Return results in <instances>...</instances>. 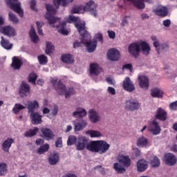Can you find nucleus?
Instances as JSON below:
<instances>
[{"label":"nucleus","mask_w":177,"mask_h":177,"mask_svg":"<svg viewBox=\"0 0 177 177\" xmlns=\"http://www.w3.org/2000/svg\"><path fill=\"white\" fill-rule=\"evenodd\" d=\"M39 129L38 127H35L33 129H30L28 131L25 132V136L26 138H32L38 133Z\"/></svg>","instance_id":"ea45409f"},{"label":"nucleus","mask_w":177,"mask_h":177,"mask_svg":"<svg viewBox=\"0 0 177 177\" xmlns=\"http://www.w3.org/2000/svg\"><path fill=\"white\" fill-rule=\"evenodd\" d=\"M147 167H149L147 162L143 159L138 160L137 162V169L138 172H145V171L147 169Z\"/></svg>","instance_id":"7c9ffc66"},{"label":"nucleus","mask_w":177,"mask_h":177,"mask_svg":"<svg viewBox=\"0 0 177 177\" xmlns=\"http://www.w3.org/2000/svg\"><path fill=\"white\" fill-rule=\"evenodd\" d=\"M75 27H76L79 34L81 35L82 38H86V36L91 35V33L85 29V22H79L75 24Z\"/></svg>","instance_id":"1a4fd4ad"},{"label":"nucleus","mask_w":177,"mask_h":177,"mask_svg":"<svg viewBox=\"0 0 177 177\" xmlns=\"http://www.w3.org/2000/svg\"><path fill=\"white\" fill-rule=\"evenodd\" d=\"M128 18H129V17H128L127 15L123 17V18L122 19V27L129 24V21H128Z\"/></svg>","instance_id":"bf43d9fd"},{"label":"nucleus","mask_w":177,"mask_h":177,"mask_svg":"<svg viewBox=\"0 0 177 177\" xmlns=\"http://www.w3.org/2000/svg\"><path fill=\"white\" fill-rule=\"evenodd\" d=\"M161 164V162L160 161V159L157 156L153 157V159L151 160V165L153 167V168H156L157 167H160Z\"/></svg>","instance_id":"864d4df0"},{"label":"nucleus","mask_w":177,"mask_h":177,"mask_svg":"<svg viewBox=\"0 0 177 177\" xmlns=\"http://www.w3.org/2000/svg\"><path fill=\"white\" fill-rule=\"evenodd\" d=\"M86 150L92 153H99V140L91 141L86 145Z\"/></svg>","instance_id":"4be33fe9"},{"label":"nucleus","mask_w":177,"mask_h":177,"mask_svg":"<svg viewBox=\"0 0 177 177\" xmlns=\"http://www.w3.org/2000/svg\"><path fill=\"white\" fill-rule=\"evenodd\" d=\"M30 118L33 125L42 124V115H39V113L38 112H33L30 113Z\"/></svg>","instance_id":"2eb2a0df"},{"label":"nucleus","mask_w":177,"mask_h":177,"mask_svg":"<svg viewBox=\"0 0 177 177\" xmlns=\"http://www.w3.org/2000/svg\"><path fill=\"white\" fill-rule=\"evenodd\" d=\"M108 92L109 93H110L111 95H115V88H113L111 86H109L108 87Z\"/></svg>","instance_id":"69168bd1"},{"label":"nucleus","mask_w":177,"mask_h":177,"mask_svg":"<svg viewBox=\"0 0 177 177\" xmlns=\"http://www.w3.org/2000/svg\"><path fill=\"white\" fill-rule=\"evenodd\" d=\"M51 84L57 91V93L60 95V96L64 95L66 99H68L71 96L75 95V89H74L73 87L67 88L66 85L63 84L62 80L57 81V79H53L51 80Z\"/></svg>","instance_id":"f03ea898"},{"label":"nucleus","mask_w":177,"mask_h":177,"mask_svg":"<svg viewBox=\"0 0 177 177\" xmlns=\"http://www.w3.org/2000/svg\"><path fill=\"white\" fill-rule=\"evenodd\" d=\"M24 109H26L24 105H22L21 104H15L12 109V111L14 114H19V111L24 110Z\"/></svg>","instance_id":"79ce46f5"},{"label":"nucleus","mask_w":177,"mask_h":177,"mask_svg":"<svg viewBox=\"0 0 177 177\" xmlns=\"http://www.w3.org/2000/svg\"><path fill=\"white\" fill-rule=\"evenodd\" d=\"M11 8L12 10L15 12V13H17L19 16H20L21 17H23L24 16V11H23L21 8V3L18 2L12 6L11 8Z\"/></svg>","instance_id":"cd10ccee"},{"label":"nucleus","mask_w":177,"mask_h":177,"mask_svg":"<svg viewBox=\"0 0 177 177\" xmlns=\"http://www.w3.org/2000/svg\"><path fill=\"white\" fill-rule=\"evenodd\" d=\"M30 91H31L30 85L23 82L19 88V96L21 97H27V96L30 95Z\"/></svg>","instance_id":"9d476101"},{"label":"nucleus","mask_w":177,"mask_h":177,"mask_svg":"<svg viewBox=\"0 0 177 177\" xmlns=\"http://www.w3.org/2000/svg\"><path fill=\"white\" fill-rule=\"evenodd\" d=\"M86 135H89L91 138H100L102 133L99 131L88 130L86 131Z\"/></svg>","instance_id":"a19ab883"},{"label":"nucleus","mask_w":177,"mask_h":177,"mask_svg":"<svg viewBox=\"0 0 177 177\" xmlns=\"http://www.w3.org/2000/svg\"><path fill=\"white\" fill-rule=\"evenodd\" d=\"M133 151L136 157H140V155H141L140 149H139L138 148H133Z\"/></svg>","instance_id":"052dcab7"},{"label":"nucleus","mask_w":177,"mask_h":177,"mask_svg":"<svg viewBox=\"0 0 177 177\" xmlns=\"http://www.w3.org/2000/svg\"><path fill=\"white\" fill-rule=\"evenodd\" d=\"M61 60L64 63H66V64H72L74 63V59H73V56L71 54H64L61 57Z\"/></svg>","instance_id":"f704fd0d"},{"label":"nucleus","mask_w":177,"mask_h":177,"mask_svg":"<svg viewBox=\"0 0 177 177\" xmlns=\"http://www.w3.org/2000/svg\"><path fill=\"white\" fill-rule=\"evenodd\" d=\"M21 66H23V61L19 57H14L11 64V67L13 70H20Z\"/></svg>","instance_id":"a878e982"},{"label":"nucleus","mask_w":177,"mask_h":177,"mask_svg":"<svg viewBox=\"0 0 177 177\" xmlns=\"http://www.w3.org/2000/svg\"><path fill=\"white\" fill-rule=\"evenodd\" d=\"M108 35L110 39H114L115 38V32L113 30H108Z\"/></svg>","instance_id":"680f3d73"},{"label":"nucleus","mask_w":177,"mask_h":177,"mask_svg":"<svg viewBox=\"0 0 177 177\" xmlns=\"http://www.w3.org/2000/svg\"><path fill=\"white\" fill-rule=\"evenodd\" d=\"M15 143V140L13 138H8L7 140H4L2 144V150L6 151V153H9V150L12 147V145Z\"/></svg>","instance_id":"393cba45"},{"label":"nucleus","mask_w":177,"mask_h":177,"mask_svg":"<svg viewBox=\"0 0 177 177\" xmlns=\"http://www.w3.org/2000/svg\"><path fill=\"white\" fill-rule=\"evenodd\" d=\"M169 108L171 111H177V100L170 103Z\"/></svg>","instance_id":"5fc2aeb1"},{"label":"nucleus","mask_w":177,"mask_h":177,"mask_svg":"<svg viewBox=\"0 0 177 177\" xmlns=\"http://www.w3.org/2000/svg\"><path fill=\"white\" fill-rule=\"evenodd\" d=\"M163 26L165 27H169V26H171V20L166 19V20L163 21Z\"/></svg>","instance_id":"338daca9"},{"label":"nucleus","mask_w":177,"mask_h":177,"mask_svg":"<svg viewBox=\"0 0 177 177\" xmlns=\"http://www.w3.org/2000/svg\"><path fill=\"white\" fill-rule=\"evenodd\" d=\"M53 2L57 9H59L60 5H62V6H67V1L66 0H54Z\"/></svg>","instance_id":"603ef678"},{"label":"nucleus","mask_w":177,"mask_h":177,"mask_svg":"<svg viewBox=\"0 0 177 177\" xmlns=\"http://www.w3.org/2000/svg\"><path fill=\"white\" fill-rule=\"evenodd\" d=\"M90 74L91 75H99L100 74V67L97 64H90Z\"/></svg>","instance_id":"2f4dec72"},{"label":"nucleus","mask_w":177,"mask_h":177,"mask_svg":"<svg viewBox=\"0 0 177 177\" xmlns=\"http://www.w3.org/2000/svg\"><path fill=\"white\" fill-rule=\"evenodd\" d=\"M1 45L2 48L6 49L7 50H10V49L13 48V44H10V42H9V40L6 39L3 37H1Z\"/></svg>","instance_id":"72a5a7b5"},{"label":"nucleus","mask_w":177,"mask_h":177,"mask_svg":"<svg viewBox=\"0 0 177 177\" xmlns=\"http://www.w3.org/2000/svg\"><path fill=\"white\" fill-rule=\"evenodd\" d=\"M39 64H46L48 63V57L45 55H40L37 57Z\"/></svg>","instance_id":"8fccbe9b"},{"label":"nucleus","mask_w":177,"mask_h":177,"mask_svg":"<svg viewBox=\"0 0 177 177\" xmlns=\"http://www.w3.org/2000/svg\"><path fill=\"white\" fill-rule=\"evenodd\" d=\"M29 36L32 42H34V44H37L38 41H39V37H38V35H37V32H35L34 28H30Z\"/></svg>","instance_id":"c9c22d12"},{"label":"nucleus","mask_w":177,"mask_h":177,"mask_svg":"<svg viewBox=\"0 0 177 177\" xmlns=\"http://www.w3.org/2000/svg\"><path fill=\"white\" fill-rule=\"evenodd\" d=\"M89 120L93 124H96V122L100 121V116L99 115V113L95 111V110L91 109L89 111Z\"/></svg>","instance_id":"bb28decb"},{"label":"nucleus","mask_w":177,"mask_h":177,"mask_svg":"<svg viewBox=\"0 0 177 177\" xmlns=\"http://www.w3.org/2000/svg\"><path fill=\"white\" fill-rule=\"evenodd\" d=\"M165 161L167 165L172 167L176 164V156L173 153H169L165 155Z\"/></svg>","instance_id":"a211bd4d"},{"label":"nucleus","mask_w":177,"mask_h":177,"mask_svg":"<svg viewBox=\"0 0 177 177\" xmlns=\"http://www.w3.org/2000/svg\"><path fill=\"white\" fill-rule=\"evenodd\" d=\"M41 132L46 140H52L55 138V134L53 133V131H52V130H50V129L42 128Z\"/></svg>","instance_id":"412c9836"},{"label":"nucleus","mask_w":177,"mask_h":177,"mask_svg":"<svg viewBox=\"0 0 177 177\" xmlns=\"http://www.w3.org/2000/svg\"><path fill=\"white\" fill-rule=\"evenodd\" d=\"M0 31L7 37H15L16 35V30L12 26H4L1 28Z\"/></svg>","instance_id":"f3484780"},{"label":"nucleus","mask_w":177,"mask_h":177,"mask_svg":"<svg viewBox=\"0 0 177 177\" xmlns=\"http://www.w3.org/2000/svg\"><path fill=\"white\" fill-rule=\"evenodd\" d=\"M55 147H63L62 137L58 138L55 141Z\"/></svg>","instance_id":"4d7b16f0"},{"label":"nucleus","mask_w":177,"mask_h":177,"mask_svg":"<svg viewBox=\"0 0 177 177\" xmlns=\"http://www.w3.org/2000/svg\"><path fill=\"white\" fill-rule=\"evenodd\" d=\"M140 108V103L137 100H129L125 102V110L127 111H135L139 110Z\"/></svg>","instance_id":"39448f33"},{"label":"nucleus","mask_w":177,"mask_h":177,"mask_svg":"<svg viewBox=\"0 0 177 177\" xmlns=\"http://www.w3.org/2000/svg\"><path fill=\"white\" fill-rule=\"evenodd\" d=\"M139 46L141 48V50L142 54L145 56H149L150 55V50L151 48H150V45L147 44L146 41H141L139 43Z\"/></svg>","instance_id":"5701e85b"},{"label":"nucleus","mask_w":177,"mask_h":177,"mask_svg":"<svg viewBox=\"0 0 177 177\" xmlns=\"http://www.w3.org/2000/svg\"><path fill=\"white\" fill-rule=\"evenodd\" d=\"M108 59L111 62H118L120 59V51L115 48H111L107 52Z\"/></svg>","instance_id":"f8f14e48"},{"label":"nucleus","mask_w":177,"mask_h":177,"mask_svg":"<svg viewBox=\"0 0 177 177\" xmlns=\"http://www.w3.org/2000/svg\"><path fill=\"white\" fill-rule=\"evenodd\" d=\"M8 19L10 21H12V23H14V24H17V23H19V19L12 12H10L8 13Z\"/></svg>","instance_id":"de8ad7c7"},{"label":"nucleus","mask_w":177,"mask_h":177,"mask_svg":"<svg viewBox=\"0 0 177 177\" xmlns=\"http://www.w3.org/2000/svg\"><path fill=\"white\" fill-rule=\"evenodd\" d=\"M59 161H60V156L57 153H51L48 157L50 165H56V164L59 163Z\"/></svg>","instance_id":"c85d7f7f"},{"label":"nucleus","mask_w":177,"mask_h":177,"mask_svg":"<svg viewBox=\"0 0 177 177\" xmlns=\"http://www.w3.org/2000/svg\"><path fill=\"white\" fill-rule=\"evenodd\" d=\"M86 114V110L80 107L73 113V117H75V118H84Z\"/></svg>","instance_id":"c756f323"},{"label":"nucleus","mask_w":177,"mask_h":177,"mask_svg":"<svg viewBox=\"0 0 177 177\" xmlns=\"http://www.w3.org/2000/svg\"><path fill=\"white\" fill-rule=\"evenodd\" d=\"M38 76L35 73H31L28 77V82L33 84V85H36V81Z\"/></svg>","instance_id":"3c124183"},{"label":"nucleus","mask_w":177,"mask_h":177,"mask_svg":"<svg viewBox=\"0 0 177 177\" xmlns=\"http://www.w3.org/2000/svg\"><path fill=\"white\" fill-rule=\"evenodd\" d=\"M150 131L152 132L153 135H160L161 133V127L158 124L157 120H153L150 124Z\"/></svg>","instance_id":"dca6fc26"},{"label":"nucleus","mask_w":177,"mask_h":177,"mask_svg":"<svg viewBox=\"0 0 177 177\" xmlns=\"http://www.w3.org/2000/svg\"><path fill=\"white\" fill-rule=\"evenodd\" d=\"M151 95L152 97H162L164 92L160 90V88H154L151 90Z\"/></svg>","instance_id":"58836bf2"},{"label":"nucleus","mask_w":177,"mask_h":177,"mask_svg":"<svg viewBox=\"0 0 177 177\" xmlns=\"http://www.w3.org/2000/svg\"><path fill=\"white\" fill-rule=\"evenodd\" d=\"M156 120H159V121H167L168 118V113L162 108H158L156 110V113L154 115Z\"/></svg>","instance_id":"9b49d317"},{"label":"nucleus","mask_w":177,"mask_h":177,"mask_svg":"<svg viewBox=\"0 0 177 177\" xmlns=\"http://www.w3.org/2000/svg\"><path fill=\"white\" fill-rule=\"evenodd\" d=\"M46 9L48 12L46 13L45 18L48 20L50 26L56 27L58 32H60L62 35H68V31L66 30L67 23L66 21L60 23V18L53 17L56 15V8L52 5L46 4Z\"/></svg>","instance_id":"f257e3e1"},{"label":"nucleus","mask_w":177,"mask_h":177,"mask_svg":"<svg viewBox=\"0 0 177 177\" xmlns=\"http://www.w3.org/2000/svg\"><path fill=\"white\" fill-rule=\"evenodd\" d=\"M8 171V165L5 163H0V176H3Z\"/></svg>","instance_id":"09e8293b"},{"label":"nucleus","mask_w":177,"mask_h":177,"mask_svg":"<svg viewBox=\"0 0 177 177\" xmlns=\"http://www.w3.org/2000/svg\"><path fill=\"white\" fill-rule=\"evenodd\" d=\"M35 6H37V1L31 0L30 1V9H32V10L37 11V9L35 8Z\"/></svg>","instance_id":"e2e57ef3"},{"label":"nucleus","mask_w":177,"mask_h":177,"mask_svg":"<svg viewBox=\"0 0 177 177\" xmlns=\"http://www.w3.org/2000/svg\"><path fill=\"white\" fill-rule=\"evenodd\" d=\"M145 2H147L148 3H152L153 1L151 0H134L133 5L138 8V9H145Z\"/></svg>","instance_id":"473e14b6"},{"label":"nucleus","mask_w":177,"mask_h":177,"mask_svg":"<svg viewBox=\"0 0 177 177\" xmlns=\"http://www.w3.org/2000/svg\"><path fill=\"white\" fill-rule=\"evenodd\" d=\"M168 8L166 6H158L153 10L155 15L159 16V17H167L168 16Z\"/></svg>","instance_id":"4468645a"},{"label":"nucleus","mask_w":177,"mask_h":177,"mask_svg":"<svg viewBox=\"0 0 177 177\" xmlns=\"http://www.w3.org/2000/svg\"><path fill=\"white\" fill-rule=\"evenodd\" d=\"M46 54L50 55V53H52V50L55 49V46H53V44L50 41H46Z\"/></svg>","instance_id":"37998d69"},{"label":"nucleus","mask_w":177,"mask_h":177,"mask_svg":"<svg viewBox=\"0 0 177 177\" xmlns=\"http://www.w3.org/2000/svg\"><path fill=\"white\" fill-rule=\"evenodd\" d=\"M128 52L132 57L134 59H138L139 55H140V47L139 43H131L128 47Z\"/></svg>","instance_id":"20e7f679"},{"label":"nucleus","mask_w":177,"mask_h":177,"mask_svg":"<svg viewBox=\"0 0 177 177\" xmlns=\"http://www.w3.org/2000/svg\"><path fill=\"white\" fill-rule=\"evenodd\" d=\"M37 146H41V145H44L45 143V140L42 138H38L35 142Z\"/></svg>","instance_id":"0e129e2a"},{"label":"nucleus","mask_w":177,"mask_h":177,"mask_svg":"<svg viewBox=\"0 0 177 177\" xmlns=\"http://www.w3.org/2000/svg\"><path fill=\"white\" fill-rule=\"evenodd\" d=\"M89 140L87 139L85 136H81L77 138V141L75 143L76 149L78 151H82V150H85L86 149V146H88V142Z\"/></svg>","instance_id":"0eeeda50"},{"label":"nucleus","mask_w":177,"mask_h":177,"mask_svg":"<svg viewBox=\"0 0 177 177\" xmlns=\"http://www.w3.org/2000/svg\"><path fill=\"white\" fill-rule=\"evenodd\" d=\"M138 85L142 89H145L147 91L149 86H150V82L149 81V77L146 75H138Z\"/></svg>","instance_id":"6e6552de"},{"label":"nucleus","mask_w":177,"mask_h":177,"mask_svg":"<svg viewBox=\"0 0 177 177\" xmlns=\"http://www.w3.org/2000/svg\"><path fill=\"white\" fill-rule=\"evenodd\" d=\"M27 109L29 114H31L32 113H35V110L39 107V104L38 103V101L34 100V101H27Z\"/></svg>","instance_id":"aec40b11"},{"label":"nucleus","mask_w":177,"mask_h":177,"mask_svg":"<svg viewBox=\"0 0 177 177\" xmlns=\"http://www.w3.org/2000/svg\"><path fill=\"white\" fill-rule=\"evenodd\" d=\"M123 89L124 91H127V92H133L135 91V85L131 81V79L129 77H126L124 80L123 81Z\"/></svg>","instance_id":"ddd939ff"},{"label":"nucleus","mask_w":177,"mask_h":177,"mask_svg":"<svg viewBox=\"0 0 177 177\" xmlns=\"http://www.w3.org/2000/svg\"><path fill=\"white\" fill-rule=\"evenodd\" d=\"M6 2L7 5L9 6V8H11L13 6V5H16L17 3L19 2L18 0H6Z\"/></svg>","instance_id":"13d9d810"},{"label":"nucleus","mask_w":177,"mask_h":177,"mask_svg":"<svg viewBox=\"0 0 177 177\" xmlns=\"http://www.w3.org/2000/svg\"><path fill=\"white\" fill-rule=\"evenodd\" d=\"M49 150V144H45L41 145L38 149L37 153L38 154H44V153H46Z\"/></svg>","instance_id":"a18cd8bd"},{"label":"nucleus","mask_w":177,"mask_h":177,"mask_svg":"<svg viewBox=\"0 0 177 177\" xmlns=\"http://www.w3.org/2000/svg\"><path fill=\"white\" fill-rule=\"evenodd\" d=\"M86 125H88V122H86V120H82L81 121L77 122L75 124V131H82V129L86 127Z\"/></svg>","instance_id":"e433bc0d"},{"label":"nucleus","mask_w":177,"mask_h":177,"mask_svg":"<svg viewBox=\"0 0 177 177\" xmlns=\"http://www.w3.org/2000/svg\"><path fill=\"white\" fill-rule=\"evenodd\" d=\"M113 168L118 174H124V172H125V168L119 165L118 162L113 164Z\"/></svg>","instance_id":"c03bdc74"},{"label":"nucleus","mask_w":177,"mask_h":177,"mask_svg":"<svg viewBox=\"0 0 177 177\" xmlns=\"http://www.w3.org/2000/svg\"><path fill=\"white\" fill-rule=\"evenodd\" d=\"M138 147H146L149 145V140L145 136L140 137L136 142Z\"/></svg>","instance_id":"4c0bfd02"},{"label":"nucleus","mask_w":177,"mask_h":177,"mask_svg":"<svg viewBox=\"0 0 177 177\" xmlns=\"http://www.w3.org/2000/svg\"><path fill=\"white\" fill-rule=\"evenodd\" d=\"M110 149V145L107 142L103 140H98V149L101 154H104Z\"/></svg>","instance_id":"b1692460"},{"label":"nucleus","mask_w":177,"mask_h":177,"mask_svg":"<svg viewBox=\"0 0 177 177\" xmlns=\"http://www.w3.org/2000/svg\"><path fill=\"white\" fill-rule=\"evenodd\" d=\"M97 5L92 0H90L89 2L86 3V6L84 7V12H89L91 15L96 17L97 16Z\"/></svg>","instance_id":"423d86ee"},{"label":"nucleus","mask_w":177,"mask_h":177,"mask_svg":"<svg viewBox=\"0 0 177 177\" xmlns=\"http://www.w3.org/2000/svg\"><path fill=\"white\" fill-rule=\"evenodd\" d=\"M79 19H80V17H75L74 15H69L68 21V23L77 22V21H78Z\"/></svg>","instance_id":"6e6d98bb"},{"label":"nucleus","mask_w":177,"mask_h":177,"mask_svg":"<svg viewBox=\"0 0 177 177\" xmlns=\"http://www.w3.org/2000/svg\"><path fill=\"white\" fill-rule=\"evenodd\" d=\"M78 139L75 136H70L68 138L67 145L73 146V145H75L77 142Z\"/></svg>","instance_id":"49530a36"},{"label":"nucleus","mask_w":177,"mask_h":177,"mask_svg":"<svg viewBox=\"0 0 177 177\" xmlns=\"http://www.w3.org/2000/svg\"><path fill=\"white\" fill-rule=\"evenodd\" d=\"M91 39L92 36H91V35H87L86 37L81 39V42L75 41L73 43V48L75 49H76V48H80L82 44H83V45H85L86 48H87L88 52L89 53H92V52H95V50H96V48L97 46V41H96V39Z\"/></svg>","instance_id":"7ed1b4c3"},{"label":"nucleus","mask_w":177,"mask_h":177,"mask_svg":"<svg viewBox=\"0 0 177 177\" xmlns=\"http://www.w3.org/2000/svg\"><path fill=\"white\" fill-rule=\"evenodd\" d=\"M118 162L125 167V168H129L131 167V158L128 156L120 155L118 158Z\"/></svg>","instance_id":"6ab92c4d"},{"label":"nucleus","mask_w":177,"mask_h":177,"mask_svg":"<svg viewBox=\"0 0 177 177\" xmlns=\"http://www.w3.org/2000/svg\"><path fill=\"white\" fill-rule=\"evenodd\" d=\"M171 151H173L174 153H177V145L174 144L171 147Z\"/></svg>","instance_id":"774afa93"}]
</instances>
